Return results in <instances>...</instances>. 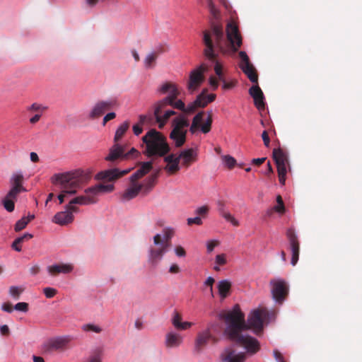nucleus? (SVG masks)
Returning a JSON list of instances; mask_svg holds the SVG:
<instances>
[{"instance_id": "nucleus-1", "label": "nucleus", "mask_w": 362, "mask_h": 362, "mask_svg": "<svg viewBox=\"0 0 362 362\" xmlns=\"http://www.w3.org/2000/svg\"><path fill=\"white\" fill-rule=\"evenodd\" d=\"M274 317V314L272 312L267 308H262L252 311L245 323V315L236 305L226 316L227 327L225 334L230 341L243 346L248 354H254L259 349V341L253 337L242 334V332L250 328L257 334L262 330L263 320L269 322Z\"/></svg>"}, {"instance_id": "nucleus-2", "label": "nucleus", "mask_w": 362, "mask_h": 362, "mask_svg": "<svg viewBox=\"0 0 362 362\" xmlns=\"http://www.w3.org/2000/svg\"><path fill=\"white\" fill-rule=\"evenodd\" d=\"M203 42L205 45L204 55L209 59L216 61V51L222 54L228 53L230 49L237 52L242 45V37L238 26L233 22L227 25L226 36L222 25L212 24L210 30L203 32Z\"/></svg>"}, {"instance_id": "nucleus-3", "label": "nucleus", "mask_w": 362, "mask_h": 362, "mask_svg": "<svg viewBox=\"0 0 362 362\" xmlns=\"http://www.w3.org/2000/svg\"><path fill=\"white\" fill-rule=\"evenodd\" d=\"M90 177V173L81 169L54 174L51 180L54 185H59L62 189V193L58 196L59 204L64 202L66 194H75L76 189L87 183Z\"/></svg>"}, {"instance_id": "nucleus-4", "label": "nucleus", "mask_w": 362, "mask_h": 362, "mask_svg": "<svg viewBox=\"0 0 362 362\" xmlns=\"http://www.w3.org/2000/svg\"><path fill=\"white\" fill-rule=\"evenodd\" d=\"M142 141L145 144L143 153L148 158L163 157L170 151L166 138L155 129H150L142 137Z\"/></svg>"}, {"instance_id": "nucleus-5", "label": "nucleus", "mask_w": 362, "mask_h": 362, "mask_svg": "<svg viewBox=\"0 0 362 362\" xmlns=\"http://www.w3.org/2000/svg\"><path fill=\"white\" fill-rule=\"evenodd\" d=\"M158 92L160 94H168V96L159 100L158 107L161 105H170L184 112L185 104L181 100H176L180 93L176 84L170 81L165 82L158 88Z\"/></svg>"}, {"instance_id": "nucleus-6", "label": "nucleus", "mask_w": 362, "mask_h": 362, "mask_svg": "<svg viewBox=\"0 0 362 362\" xmlns=\"http://www.w3.org/2000/svg\"><path fill=\"white\" fill-rule=\"evenodd\" d=\"M187 118L180 115L173 119L172 122L173 129L170 133V139L173 141L175 147L180 148L186 141L187 130L185 129L189 126Z\"/></svg>"}, {"instance_id": "nucleus-7", "label": "nucleus", "mask_w": 362, "mask_h": 362, "mask_svg": "<svg viewBox=\"0 0 362 362\" xmlns=\"http://www.w3.org/2000/svg\"><path fill=\"white\" fill-rule=\"evenodd\" d=\"M127 144L112 145L109 150V153L105 160L110 162H115L117 160H128L136 158L140 156V152L135 148H132L126 152Z\"/></svg>"}, {"instance_id": "nucleus-8", "label": "nucleus", "mask_w": 362, "mask_h": 362, "mask_svg": "<svg viewBox=\"0 0 362 362\" xmlns=\"http://www.w3.org/2000/svg\"><path fill=\"white\" fill-rule=\"evenodd\" d=\"M273 159L277 167V173L279 175V182L285 185L286 175V165L288 162V154L281 148H274L272 153Z\"/></svg>"}, {"instance_id": "nucleus-9", "label": "nucleus", "mask_w": 362, "mask_h": 362, "mask_svg": "<svg viewBox=\"0 0 362 362\" xmlns=\"http://www.w3.org/2000/svg\"><path fill=\"white\" fill-rule=\"evenodd\" d=\"M269 284L272 287L271 293L273 300L276 303L281 304L286 296L288 293V286L286 281L281 278H275L270 281Z\"/></svg>"}, {"instance_id": "nucleus-10", "label": "nucleus", "mask_w": 362, "mask_h": 362, "mask_svg": "<svg viewBox=\"0 0 362 362\" xmlns=\"http://www.w3.org/2000/svg\"><path fill=\"white\" fill-rule=\"evenodd\" d=\"M204 114L205 112L202 111L198 112L193 117L191 126L189 127V132L192 134H194L199 129H200L204 134H207L211 131V124L213 122L212 112L208 111L206 112L207 118L204 122L202 124Z\"/></svg>"}, {"instance_id": "nucleus-11", "label": "nucleus", "mask_w": 362, "mask_h": 362, "mask_svg": "<svg viewBox=\"0 0 362 362\" xmlns=\"http://www.w3.org/2000/svg\"><path fill=\"white\" fill-rule=\"evenodd\" d=\"M25 177L22 171L13 173L9 179L11 188L8 192V197L17 198L19 194L26 192L27 189L23 187Z\"/></svg>"}, {"instance_id": "nucleus-12", "label": "nucleus", "mask_w": 362, "mask_h": 362, "mask_svg": "<svg viewBox=\"0 0 362 362\" xmlns=\"http://www.w3.org/2000/svg\"><path fill=\"white\" fill-rule=\"evenodd\" d=\"M175 232L176 230L173 227H164L160 233H157L154 235V245L160 247V249H168L171 247V240L175 236Z\"/></svg>"}, {"instance_id": "nucleus-13", "label": "nucleus", "mask_w": 362, "mask_h": 362, "mask_svg": "<svg viewBox=\"0 0 362 362\" xmlns=\"http://www.w3.org/2000/svg\"><path fill=\"white\" fill-rule=\"evenodd\" d=\"M208 69L207 66L202 64L191 71L187 82V90L190 93L197 90L204 81V73Z\"/></svg>"}, {"instance_id": "nucleus-14", "label": "nucleus", "mask_w": 362, "mask_h": 362, "mask_svg": "<svg viewBox=\"0 0 362 362\" xmlns=\"http://www.w3.org/2000/svg\"><path fill=\"white\" fill-rule=\"evenodd\" d=\"M241 62L240 64V68L242 69L243 73L247 76L252 83H257L258 75L254 66L250 62V59L244 51L239 52Z\"/></svg>"}, {"instance_id": "nucleus-15", "label": "nucleus", "mask_w": 362, "mask_h": 362, "mask_svg": "<svg viewBox=\"0 0 362 362\" xmlns=\"http://www.w3.org/2000/svg\"><path fill=\"white\" fill-rule=\"evenodd\" d=\"M117 105V100L113 99L98 101L92 108L88 117L91 119L98 118Z\"/></svg>"}, {"instance_id": "nucleus-16", "label": "nucleus", "mask_w": 362, "mask_h": 362, "mask_svg": "<svg viewBox=\"0 0 362 362\" xmlns=\"http://www.w3.org/2000/svg\"><path fill=\"white\" fill-rule=\"evenodd\" d=\"M78 211L76 206L67 205L66 211L57 213L53 217V222L60 226L67 225L74 221L73 213Z\"/></svg>"}, {"instance_id": "nucleus-17", "label": "nucleus", "mask_w": 362, "mask_h": 362, "mask_svg": "<svg viewBox=\"0 0 362 362\" xmlns=\"http://www.w3.org/2000/svg\"><path fill=\"white\" fill-rule=\"evenodd\" d=\"M131 169L120 171L117 168L109 169L101 171L96 174L95 179L107 182L115 181L119 177L127 175L130 172Z\"/></svg>"}, {"instance_id": "nucleus-18", "label": "nucleus", "mask_w": 362, "mask_h": 362, "mask_svg": "<svg viewBox=\"0 0 362 362\" xmlns=\"http://www.w3.org/2000/svg\"><path fill=\"white\" fill-rule=\"evenodd\" d=\"M143 185L129 177V185L122 194V200L129 201L135 198L140 192H142Z\"/></svg>"}, {"instance_id": "nucleus-19", "label": "nucleus", "mask_w": 362, "mask_h": 362, "mask_svg": "<svg viewBox=\"0 0 362 362\" xmlns=\"http://www.w3.org/2000/svg\"><path fill=\"white\" fill-rule=\"evenodd\" d=\"M164 157V161L167 163V165L165 166L164 170L169 174V175H175L180 170V159L178 158V156L175 153H170L168 156H165Z\"/></svg>"}, {"instance_id": "nucleus-20", "label": "nucleus", "mask_w": 362, "mask_h": 362, "mask_svg": "<svg viewBox=\"0 0 362 362\" xmlns=\"http://www.w3.org/2000/svg\"><path fill=\"white\" fill-rule=\"evenodd\" d=\"M211 329L209 327L199 332L195 339L194 351L199 354L202 349L208 344L209 340L211 338Z\"/></svg>"}, {"instance_id": "nucleus-21", "label": "nucleus", "mask_w": 362, "mask_h": 362, "mask_svg": "<svg viewBox=\"0 0 362 362\" xmlns=\"http://www.w3.org/2000/svg\"><path fill=\"white\" fill-rule=\"evenodd\" d=\"M223 362H244L245 354L243 352H237L228 347L224 349L221 354Z\"/></svg>"}, {"instance_id": "nucleus-22", "label": "nucleus", "mask_w": 362, "mask_h": 362, "mask_svg": "<svg viewBox=\"0 0 362 362\" xmlns=\"http://www.w3.org/2000/svg\"><path fill=\"white\" fill-rule=\"evenodd\" d=\"M182 165L186 168H189L191 164L196 161L197 153L195 149L191 148L181 151L177 154Z\"/></svg>"}, {"instance_id": "nucleus-23", "label": "nucleus", "mask_w": 362, "mask_h": 362, "mask_svg": "<svg viewBox=\"0 0 362 362\" xmlns=\"http://www.w3.org/2000/svg\"><path fill=\"white\" fill-rule=\"evenodd\" d=\"M249 93L254 99V104L255 107L259 110H264V97L259 86L258 85L252 86L249 90Z\"/></svg>"}, {"instance_id": "nucleus-24", "label": "nucleus", "mask_w": 362, "mask_h": 362, "mask_svg": "<svg viewBox=\"0 0 362 362\" xmlns=\"http://www.w3.org/2000/svg\"><path fill=\"white\" fill-rule=\"evenodd\" d=\"M183 341L182 336L175 331L168 332L165 337V346L168 349L179 347Z\"/></svg>"}, {"instance_id": "nucleus-25", "label": "nucleus", "mask_w": 362, "mask_h": 362, "mask_svg": "<svg viewBox=\"0 0 362 362\" xmlns=\"http://www.w3.org/2000/svg\"><path fill=\"white\" fill-rule=\"evenodd\" d=\"M85 194L78 196L74 199H72L69 205L74 206L75 204L80 205H89L92 204H95L98 202L97 198H94L93 194L88 192V188L85 189Z\"/></svg>"}, {"instance_id": "nucleus-26", "label": "nucleus", "mask_w": 362, "mask_h": 362, "mask_svg": "<svg viewBox=\"0 0 362 362\" xmlns=\"http://www.w3.org/2000/svg\"><path fill=\"white\" fill-rule=\"evenodd\" d=\"M47 270L51 275L56 274H69L74 270V266L69 263L54 264L48 266Z\"/></svg>"}, {"instance_id": "nucleus-27", "label": "nucleus", "mask_w": 362, "mask_h": 362, "mask_svg": "<svg viewBox=\"0 0 362 362\" xmlns=\"http://www.w3.org/2000/svg\"><path fill=\"white\" fill-rule=\"evenodd\" d=\"M159 106V101L157 102L154 105V116L156 117V120L158 124V127L162 129L168 119L170 117L168 111H165L163 115H161L162 111L165 109L168 105H161Z\"/></svg>"}, {"instance_id": "nucleus-28", "label": "nucleus", "mask_w": 362, "mask_h": 362, "mask_svg": "<svg viewBox=\"0 0 362 362\" xmlns=\"http://www.w3.org/2000/svg\"><path fill=\"white\" fill-rule=\"evenodd\" d=\"M140 168L131 175L132 180H138L148 174L153 168V163L151 161L139 163Z\"/></svg>"}, {"instance_id": "nucleus-29", "label": "nucleus", "mask_w": 362, "mask_h": 362, "mask_svg": "<svg viewBox=\"0 0 362 362\" xmlns=\"http://www.w3.org/2000/svg\"><path fill=\"white\" fill-rule=\"evenodd\" d=\"M114 189L113 184H98L88 187V192L93 194L94 198H97L99 194L112 192Z\"/></svg>"}, {"instance_id": "nucleus-30", "label": "nucleus", "mask_w": 362, "mask_h": 362, "mask_svg": "<svg viewBox=\"0 0 362 362\" xmlns=\"http://www.w3.org/2000/svg\"><path fill=\"white\" fill-rule=\"evenodd\" d=\"M69 342L66 337H59L51 339L48 342V346L51 350L58 351L64 349Z\"/></svg>"}, {"instance_id": "nucleus-31", "label": "nucleus", "mask_w": 362, "mask_h": 362, "mask_svg": "<svg viewBox=\"0 0 362 362\" xmlns=\"http://www.w3.org/2000/svg\"><path fill=\"white\" fill-rule=\"evenodd\" d=\"M207 88H204L195 99H199L200 105H199V107L200 108L205 107L209 103H212L216 99V94L211 93L207 95Z\"/></svg>"}, {"instance_id": "nucleus-32", "label": "nucleus", "mask_w": 362, "mask_h": 362, "mask_svg": "<svg viewBox=\"0 0 362 362\" xmlns=\"http://www.w3.org/2000/svg\"><path fill=\"white\" fill-rule=\"evenodd\" d=\"M159 175V170L151 175L146 179L143 185L142 194H147L155 186L157 178Z\"/></svg>"}, {"instance_id": "nucleus-33", "label": "nucleus", "mask_w": 362, "mask_h": 362, "mask_svg": "<svg viewBox=\"0 0 362 362\" xmlns=\"http://www.w3.org/2000/svg\"><path fill=\"white\" fill-rule=\"evenodd\" d=\"M129 128V122L125 121L117 129L114 136V144H120L119 141L122 139Z\"/></svg>"}, {"instance_id": "nucleus-34", "label": "nucleus", "mask_w": 362, "mask_h": 362, "mask_svg": "<svg viewBox=\"0 0 362 362\" xmlns=\"http://www.w3.org/2000/svg\"><path fill=\"white\" fill-rule=\"evenodd\" d=\"M230 286H231V284L227 279L221 280L218 282V293L222 298H224L227 296V295L229 292V290L230 288Z\"/></svg>"}, {"instance_id": "nucleus-35", "label": "nucleus", "mask_w": 362, "mask_h": 362, "mask_svg": "<svg viewBox=\"0 0 362 362\" xmlns=\"http://www.w3.org/2000/svg\"><path fill=\"white\" fill-rule=\"evenodd\" d=\"M163 49L160 47L157 51L149 53L144 59L145 66L148 68L152 67L159 54L162 53Z\"/></svg>"}, {"instance_id": "nucleus-36", "label": "nucleus", "mask_w": 362, "mask_h": 362, "mask_svg": "<svg viewBox=\"0 0 362 362\" xmlns=\"http://www.w3.org/2000/svg\"><path fill=\"white\" fill-rule=\"evenodd\" d=\"M164 250H150L148 262L153 266L156 265L163 258Z\"/></svg>"}, {"instance_id": "nucleus-37", "label": "nucleus", "mask_w": 362, "mask_h": 362, "mask_svg": "<svg viewBox=\"0 0 362 362\" xmlns=\"http://www.w3.org/2000/svg\"><path fill=\"white\" fill-rule=\"evenodd\" d=\"M286 234L291 245V249H299V243L294 230L293 228L288 229Z\"/></svg>"}, {"instance_id": "nucleus-38", "label": "nucleus", "mask_w": 362, "mask_h": 362, "mask_svg": "<svg viewBox=\"0 0 362 362\" xmlns=\"http://www.w3.org/2000/svg\"><path fill=\"white\" fill-rule=\"evenodd\" d=\"M24 291L23 286H11L8 289V293L11 298L18 300Z\"/></svg>"}, {"instance_id": "nucleus-39", "label": "nucleus", "mask_w": 362, "mask_h": 362, "mask_svg": "<svg viewBox=\"0 0 362 362\" xmlns=\"http://www.w3.org/2000/svg\"><path fill=\"white\" fill-rule=\"evenodd\" d=\"M277 204L271 209L268 214H270L273 211L279 213V214H284L285 213V206L281 195L276 197Z\"/></svg>"}, {"instance_id": "nucleus-40", "label": "nucleus", "mask_w": 362, "mask_h": 362, "mask_svg": "<svg viewBox=\"0 0 362 362\" xmlns=\"http://www.w3.org/2000/svg\"><path fill=\"white\" fill-rule=\"evenodd\" d=\"M17 198L8 197V193H7L6 196L4 199V206L8 212H12L14 210V201Z\"/></svg>"}, {"instance_id": "nucleus-41", "label": "nucleus", "mask_w": 362, "mask_h": 362, "mask_svg": "<svg viewBox=\"0 0 362 362\" xmlns=\"http://www.w3.org/2000/svg\"><path fill=\"white\" fill-rule=\"evenodd\" d=\"M200 105L199 99L195 100L194 102L189 103L187 106L185 105V110H184V113L186 114H192L196 112Z\"/></svg>"}, {"instance_id": "nucleus-42", "label": "nucleus", "mask_w": 362, "mask_h": 362, "mask_svg": "<svg viewBox=\"0 0 362 362\" xmlns=\"http://www.w3.org/2000/svg\"><path fill=\"white\" fill-rule=\"evenodd\" d=\"M81 328L84 332H93L95 333H100L103 330L99 325H95L93 323L85 324L82 326Z\"/></svg>"}, {"instance_id": "nucleus-43", "label": "nucleus", "mask_w": 362, "mask_h": 362, "mask_svg": "<svg viewBox=\"0 0 362 362\" xmlns=\"http://www.w3.org/2000/svg\"><path fill=\"white\" fill-rule=\"evenodd\" d=\"M31 238L32 235L28 233L25 234L23 236L16 238L12 243V249H20V247H21V243H23L25 240H28Z\"/></svg>"}, {"instance_id": "nucleus-44", "label": "nucleus", "mask_w": 362, "mask_h": 362, "mask_svg": "<svg viewBox=\"0 0 362 362\" xmlns=\"http://www.w3.org/2000/svg\"><path fill=\"white\" fill-rule=\"evenodd\" d=\"M30 221V219L28 218L23 217L20 220H18L15 224V230L20 231L25 228L27 224Z\"/></svg>"}, {"instance_id": "nucleus-45", "label": "nucleus", "mask_w": 362, "mask_h": 362, "mask_svg": "<svg viewBox=\"0 0 362 362\" xmlns=\"http://www.w3.org/2000/svg\"><path fill=\"white\" fill-rule=\"evenodd\" d=\"M208 1H209L208 8L209 10L211 15L215 20L218 19L221 16L219 10L218 8H216L214 4L211 3L210 0H208Z\"/></svg>"}, {"instance_id": "nucleus-46", "label": "nucleus", "mask_w": 362, "mask_h": 362, "mask_svg": "<svg viewBox=\"0 0 362 362\" xmlns=\"http://www.w3.org/2000/svg\"><path fill=\"white\" fill-rule=\"evenodd\" d=\"M223 160L225 163V165L229 168V169H232L236 164V160L235 159L229 156V155H227V156H224L223 157Z\"/></svg>"}, {"instance_id": "nucleus-47", "label": "nucleus", "mask_w": 362, "mask_h": 362, "mask_svg": "<svg viewBox=\"0 0 362 362\" xmlns=\"http://www.w3.org/2000/svg\"><path fill=\"white\" fill-rule=\"evenodd\" d=\"M221 216L228 221L230 222L234 226H238V221L228 211H222Z\"/></svg>"}, {"instance_id": "nucleus-48", "label": "nucleus", "mask_w": 362, "mask_h": 362, "mask_svg": "<svg viewBox=\"0 0 362 362\" xmlns=\"http://www.w3.org/2000/svg\"><path fill=\"white\" fill-rule=\"evenodd\" d=\"M209 210V206H202L201 207L197 208L195 210V214L199 217L205 218L207 216Z\"/></svg>"}, {"instance_id": "nucleus-49", "label": "nucleus", "mask_w": 362, "mask_h": 362, "mask_svg": "<svg viewBox=\"0 0 362 362\" xmlns=\"http://www.w3.org/2000/svg\"><path fill=\"white\" fill-rule=\"evenodd\" d=\"M13 309L17 311L26 313L28 310V304L25 302H20L14 305Z\"/></svg>"}, {"instance_id": "nucleus-50", "label": "nucleus", "mask_w": 362, "mask_h": 362, "mask_svg": "<svg viewBox=\"0 0 362 362\" xmlns=\"http://www.w3.org/2000/svg\"><path fill=\"white\" fill-rule=\"evenodd\" d=\"M86 362H103V357L100 353H95L90 355Z\"/></svg>"}, {"instance_id": "nucleus-51", "label": "nucleus", "mask_w": 362, "mask_h": 362, "mask_svg": "<svg viewBox=\"0 0 362 362\" xmlns=\"http://www.w3.org/2000/svg\"><path fill=\"white\" fill-rule=\"evenodd\" d=\"M43 293L47 298H51L56 295L57 290L54 288L46 287L43 289Z\"/></svg>"}, {"instance_id": "nucleus-52", "label": "nucleus", "mask_w": 362, "mask_h": 362, "mask_svg": "<svg viewBox=\"0 0 362 362\" xmlns=\"http://www.w3.org/2000/svg\"><path fill=\"white\" fill-rule=\"evenodd\" d=\"M291 256V264L295 266L298 260L299 250H288Z\"/></svg>"}, {"instance_id": "nucleus-53", "label": "nucleus", "mask_w": 362, "mask_h": 362, "mask_svg": "<svg viewBox=\"0 0 362 362\" xmlns=\"http://www.w3.org/2000/svg\"><path fill=\"white\" fill-rule=\"evenodd\" d=\"M215 262L216 264L223 265L227 262V257L225 254L217 255L215 257Z\"/></svg>"}, {"instance_id": "nucleus-54", "label": "nucleus", "mask_w": 362, "mask_h": 362, "mask_svg": "<svg viewBox=\"0 0 362 362\" xmlns=\"http://www.w3.org/2000/svg\"><path fill=\"white\" fill-rule=\"evenodd\" d=\"M181 317L180 315L177 312H174L173 317L172 318V324L175 327V329H177L180 323H181Z\"/></svg>"}, {"instance_id": "nucleus-55", "label": "nucleus", "mask_w": 362, "mask_h": 362, "mask_svg": "<svg viewBox=\"0 0 362 362\" xmlns=\"http://www.w3.org/2000/svg\"><path fill=\"white\" fill-rule=\"evenodd\" d=\"M187 221V224L189 226H192L193 224L200 226L202 224V218L199 216H196L194 218H188Z\"/></svg>"}, {"instance_id": "nucleus-56", "label": "nucleus", "mask_w": 362, "mask_h": 362, "mask_svg": "<svg viewBox=\"0 0 362 362\" xmlns=\"http://www.w3.org/2000/svg\"><path fill=\"white\" fill-rule=\"evenodd\" d=\"M220 242L218 240H211L206 243V249L211 250L219 247Z\"/></svg>"}, {"instance_id": "nucleus-57", "label": "nucleus", "mask_w": 362, "mask_h": 362, "mask_svg": "<svg viewBox=\"0 0 362 362\" xmlns=\"http://www.w3.org/2000/svg\"><path fill=\"white\" fill-rule=\"evenodd\" d=\"M152 119V117L151 115H141L139 116V122L141 125H143L146 123L150 122Z\"/></svg>"}, {"instance_id": "nucleus-58", "label": "nucleus", "mask_w": 362, "mask_h": 362, "mask_svg": "<svg viewBox=\"0 0 362 362\" xmlns=\"http://www.w3.org/2000/svg\"><path fill=\"white\" fill-rule=\"evenodd\" d=\"M168 272L172 274H177L180 272V268L177 264H172L169 267Z\"/></svg>"}, {"instance_id": "nucleus-59", "label": "nucleus", "mask_w": 362, "mask_h": 362, "mask_svg": "<svg viewBox=\"0 0 362 362\" xmlns=\"http://www.w3.org/2000/svg\"><path fill=\"white\" fill-rule=\"evenodd\" d=\"M115 117H116V114L115 112H109V113H107L103 117V125L105 126L108 121H110L111 119H113Z\"/></svg>"}, {"instance_id": "nucleus-60", "label": "nucleus", "mask_w": 362, "mask_h": 362, "mask_svg": "<svg viewBox=\"0 0 362 362\" xmlns=\"http://www.w3.org/2000/svg\"><path fill=\"white\" fill-rule=\"evenodd\" d=\"M262 138L264 141V144L266 147L269 146L270 139L269 137L268 132L267 131H264L262 134Z\"/></svg>"}, {"instance_id": "nucleus-61", "label": "nucleus", "mask_w": 362, "mask_h": 362, "mask_svg": "<svg viewBox=\"0 0 362 362\" xmlns=\"http://www.w3.org/2000/svg\"><path fill=\"white\" fill-rule=\"evenodd\" d=\"M45 109V107L37 103H33L28 108L29 111H40Z\"/></svg>"}, {"instance_id": "nucleus-62", "label": "nucleus", "mask_w": 362, "mask_h": 362, "mask_svg": "<svg viewBox=\"0 0 362 362\" xmlns=\"http://www.w3.org/2000/svg\"><path fill=\"white\" fill-rule=\"evenodd\" d=\"M209 81L213 90H216L218 88V80L214 76H210Z\"/></svg>"}, {"instance_id": "nucleus-63", "label": "nucleus", "mask_w": 362, "mask_h": 362, "mask_svg": "<svg viewBox=\"0 0 362 362\" xmlns=\"http://www.w3.org/2000/svg\"><path fill=\"white\" fill-rule=\"evenodd\" d=\"M141 126L142 125H141L140 124H136L133 126V132L136 136H139L142 133L143 129Z\"/></svg>"}, {"instance_id": "nucleus-64", "label": "nucleus", "mask_w": 362, "mask_h": 362, "mask_svg": "<svg viewBox=\"0 0 362 362\" xmlns=\"http://www.w3.org/2000/svg\"><path fill=\"white\" fill-rule=\"evenodd\" d=\"M214 71L218 76H221V75H223L222 66L218 62H216V64L214 66Z\"/></svg>"}]
</instances>
